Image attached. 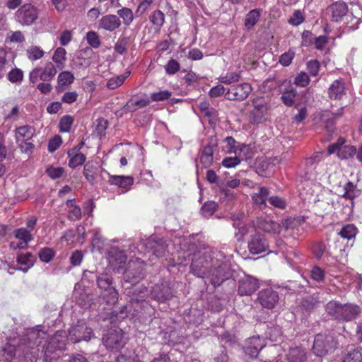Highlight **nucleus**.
Here are the masks:
<instances>
[{"label":"nucleus","mask_w":362,"mask_h":362,"mask_svg":"<svg viewBox=\"0 0 362 362\" xmlns=\"http://www.w3.org/2000/svg\"><path fill=\"white\" fill-rule=\"evenodd\" d=\"M46 337V332L39 327L28 329L27 333L8 342L0 353V362H11L18 354L25 358L29 354L35 356L37 346Z\"/></svg>","instance_id":"obj_1"},{"label":"nucleus","mask_w":362,"mask_h":362,"mask_svg":"<svg viewBox=\"0 0 362 362\" xmlns=\"http://www.w3.org/2000/svg\"><path fill=\"white\" fill-rule=\"evenodd\" d=\"M325 311L329 319L348 322L360 316L361 308L354 303H341L338 300H332L325 304Z\"/></svg>","instance_id":"obj_2"},{"label":"nucleus","mask_w":362,"mask_h":362,"mask_svg":"<svg viewBox=\"0 0 362 362\" xmlns=\"http://www.w3.org/2000/svg\"><path fill=\"white\" fill-rule=\"evenodd\" d=\"M338 344L337 334L333 331H325L315 336L313 351L316 356H322L333 352Z\"/></svg>","instance_id":"obj_3"},{"label":"nucleus","mask_w":362,"mask_h":362,"mask_svg":"<svg viewBox=\"0 0 362 362\" xmlns=\"http://www.w3.org/2000/svg\"><path fill=\"white\" fill-rule=\"evenodd\" d=\"M231 276L230 267L229 264L222 259L216 257L214 259V264L212 269L207 276L211 284L214 286H218L222 284L226 280L228 279Z\"/></svg>","instance_id":"obj_4"},{"label":"nucleus","mask_w":362,"mask_h":362,"mask_svg":"<svg viewBox=\"0 0 362 362\" xmlns=\"http://www.w3.org/2000/svg\"><path fill=\"white\" fill-rule=\"evenodd\" d=\"M356 230L357 229L354 225L348 224L344 226L338 233L340 239H337L334 243V254L339 261H342L343 259H345L347 256V249L349 247L344 243V241L345 240H350L355 238Z\"/></svg>","instance_id":"obj_5"},{"label":"nucleus","mask_w":362,"mask_h":362,"mask_svg":"<svg viewBox=\"0 0 362 362\" xmlns=\"http://www.w3.org/2000/svg\"><path fill=\"white\" fill-rule=\"evenodd\" d=\"M67 338L65 332L58 331L55 333L44 347L45 361H51L58 356L57 351L64 349Z\"/></svg>","instance_id":"obj_6"},{"label":"nucleus","mask_w":362,"mask_h":362,"mask_svg":"<svg viewBox=\"0 0 362 362\" xmlns=\"http://www.w3.org/2000/svg\"><path fill=\"white\" fill-rule=\"evenodd\" d=\"M216 257L203 255L194 259L190 266L191 272L200 278H207L214 264Z\"/></svg>","instance_id":"obj_7"},{"label":"nucleus","mask_w":362,"mask_h":362,"mask_svg":"<svg viewBox=\"0 0 362 362\" xmlns=\"http://www.w3.org/2000/svg\"><path fill=\"white\" fill-rule=\"evenodd\" d=\"M97 284L99 288L104 291L103 298L106 299L107 304H115L118 299V292L112 286V278L107 274H101L97 278Z\"/></svg>","instance_id":"obj_8"},{"label":"nucleus","mask_w":362,"mask_h":362,"mask_svg":"<svg viewBox=\"0 0 362 362\" xmlns=\"http://www.w3.org/2000/svg\"><path fill=\"white\" fill-rule=\"evenodd\" d=\"M346 142L345 138L339 137L336 142L328 146V155L337 153L338 158L341 160L353 158L356 153V148L352 145H346Z\"/></svg>","instance_id":"obj_9"},{"label":"nucleus","mask_w":362,"mask_h":362,"mask_svg":"<svg viewBox=\"0 0 362 362\" xmlns=\"http://www.w3.org/2000/svg\"><path fill=\"white\" fill-rule=\"evenodd\" d=\"M103 339L107 349L113 351L120 350L126 344L124 334L119 328L110 329Z\"/></svg>","instance_id":"obj_10"},{"label":"nucleus","mask_w":362,"mask_h":362,"mask_svg":"<svg viewBox=\"0 0 362 362\" xmlns=\"http://www.w3.org/2000/svg\"><path fill=\"white\" fill-rule=\"evenodd\" d=\"M38 17L37 8L31 4L21 6L15 13V19L22 25H32Z\"/></svg>","instance_id":"obj_11"},{"label":"nucleus","mask_w":362,"mask_h":362,"mask_svg":"<svg viewBox=\"0 0 362 362\" xmlns=\"http://www.w3.org/2000/svg\"><path fill=\"white\" fill-rule=\"evenodd\" d=\"M93 337L92 329L83 322H78L69 330L68 337L73 343H77L82 340L89 341Z\"/></svg>","instance_id":"obj_12"},{"label":"nucleus","mask_w":362,"mask_h":362,"mask_svg":"<svg viewBox=\"0 0 362 362\" xmlns=\"http://www.w3.org/2000/svg\"><path fill=\"white\" fill-rule=\"evenodd\" d=\"M218 139L216 136L208 139L206 145L204 147L200 155V163L204 168H209L214 162V154L217 150Z\"/></svg>","instance_id":"obj_13"},{"label":"nucleus","mask_w":362,"mask_h":362,"mask_svg":"<svg viewBox=\"0 0 362 362\" xmlns=\"http://www.w3.org/2000/svg\"><path fill=\"white\" fill-rule=\"evenodd\" d=\"M253 109L250 111V121L253 124H260L266 120L267 105L262 98L252 100Z\"/></svg>","instance_id":"obj_14"},{"label":"nucleus","mask_w":362,"mask_h":362,"mask_svg":"<svg viewBox=\"0 0 362 362\" xmlns=\"http://www.w3.org/2000/svg\"><path fill=\"white\" fill-rule=\"evenodd\" d=\"M251 86L247 83L232 86L225 94L226 99L242 101L246 99L252 91Z\"/></svg>","instance_id":"obj_15"},{"label":"nucleus","mask_w":362,"mask_h":362,"mask_svg":"<svg viewBox=\"0 0 362 362\" xmlns=\"http://www.w3.org/2000/svg\"><path fill=\"white\" fill-rule=\"evenodd\" d=\"M259 287V283L257 279L245 275L238 281V293L240 296H251Z\"/></svg>","instance_id":"obj_16"},{"label":"nucleus","mask_w":362,"mask_h":362,"mask_svg":"<svg viewBox=\"0 0 362 362\" xmlns=\"http://www.w3.org/2000/svg\"><path fill=\"white\" fill-rule=\"evenodd\" d=\"M269 243L263 235L255 232L248 241V250L251 254L257 255L267 251Z\"/></svg>","instance_id":"obj_17"},{"label":"nucleus","mask_w":362,"mask_h":362,"mask_svg":"<svg viewBox=\"0 0 362 362\" xmlns=\"http://www.w3.org/2000/svg\"><path fill=\"white\" fill-rule=\"evenodd\" d=\"M108 260L113 270L120 272L126 264L127 255L123 250L117 247H112L108 252Z\"/></svg>","instance_id":"obj_18"},{"label":"nucleus","mask_w":362,"mask_h":362,"mask_svg":"<svg viewBox=\"0 0 362 362\" xmlns=\"http://www.w3.org/2000/svg\"><path fill=\"white\" fill-rule=\"evenodd\" d=\"M279 300V293L272 288H267L259 292L258 300L265 308H273Z\"/></svg>","instance_id":"obj_19"},{"label":"nucleus","mask_w":362,"mask_h":362,"mask_svg":"<svg viewBox=\"0 0 362 362\" xmlns=\"http://www.w3.org/2000/svg\"><path fill=\"white\" fill-rule=\"evenodd\" d=\"M145 247L156 257L165 255L168 245L163 238L151 236L145 243Z\"/></svg>","instance_id":"obj_20"},{"label":"nucleus","mask_w":362,"mask_h":362,"mask_svg":"<svg viewBox=\"0 0 362 362\" xmlns=\"http://www.w3.org/2000/svg\"><path fill=\"white\" fill-rule=\"evenodd\" d=\"M334 189L336 194L349 199H353L360 194L354 182H344L343 185H337Z\"/></svg>","instance_id":"obj_21"},{"label":"nucleus","mask_w":362,"mask_h":362,"mask_svg":"<svg viewBox=\"0 0 362 362\" xmlns=\"http://www.w3.org/2000/svg\"><path fill=\"white\" fill-rule=\"evenodd\" d=\"M264 346V339L259 337H252L249 338L246 341L244 346V350L246 354L251 357L257 356L260 350Z\"/></svg>","instance_id":"obj_22"},{"label":"nucleus","mask_w":362,"mask_h":362,"mask_svg":"<svg viewBox=\"0 0 362 362\" xmlns=\"http://www.w3.org/2000/svg\"><path fill=\"white\" fill-rule=\"evenodd\" d=\"M328 11L331 13L332 21L338 22L348 15V6L344 1H337L329 6Z\"/></svg>","instance_id":"obj_23"},{"label":"nucleus","mask_w":362,"mask_h":362,"mask_svg":"<svg viewBox=\"0 0 362 362\" xmlns=\"http://www.w3.org/2000/svg\"><path fill=\"white\" fill-rule=\"evenodd\" d=\"M124 278L126 282L132 283L134 289H140V287L135 284L136 282L144 278V274L141 267H133L129 265V268L125 271Z\"/></svg>","instance_id":"obj_24"},{"label":"nucleus","mask_w":362,"mask_h":362,"mask_svg":"<svg viewBox=\"0 0 362 362\" xmlns=\"http://www.w3.org/2000/svg\"><path fill=\"white\" fill-rule=\"evenodd\" d=\"M223 149L227 153H233L238 156H242V152L247 150V145L238 143L232 136H227L223 140Z\"/></svg>","instance_id":"obj_25"},{"label":"nucleus","mask_w":362,"mask_h":362,"mask_svg":"<svg viewBox=\"0 0 362 362\" xmlns=\"http://www.w3.org/2000/svg\"><path fill=\"white\" fill-rule=\"evenodd\" d=\"M74 74L68 71L61 72L58 75L57 86L55 87L56 91L58 93L64 91L74 81Z\"/></svg>","instance_id":"obj_26"},{"label":"nucleus","mask_w":362,"mask_h":362,"mask_svg":"<svg viewBox=\"0 0 362 362\" xmlns=\"http://www.w3.org/2000/svg\"><path fill=\"white\" fill-rule=\"evenodd\" d=\"M100 28L105 30L114 31L121 25L119 18L116 15H106L100 20Z\"/></svg>","instance_id":"obj_27"},{"label":"nucleus","mask_w":362,"mask_h":362,"mask_svg":"<svg viewBox=\"0 0 362 362\" xmlns=\"http://www.w3.org/2000/svg\"><path fill=\"white\" fill-rule=\"evenodd\" d=\"M346 94L344 83L341 80L334 81L328 90L330 99L340 100Z\"/></svg>","instance_id":"obj_28"},{"label":"nucleus","mask_w":362,"mask_h":362,"mask_svg":"<svg viewBox=\"0 0 362 362\" xmlns=\"http://www.w3.org/2000/svg\"><path fill=\"white\" fill-rule=\"evenodd\" d=\"M149 103L150 100L148 98L135 99L134 98H132L123 106L122 110L125 113L133 112L139 108L146 107Z\"/></svg>","instance_id":"obj_29"},{"label":"nucleus","mask_w":362,"mask_h":362,"mask_svg":"<svg viewBox=\"0 0 362 362\" xmlns=\"http://www.w3.org/2000/svg\"><path fill=\"white\" fill-rule=\"evenodd\" d=\"M257 226L259 229L266 233L279 234L281 230V225L271 219H260L258 221Z\"/></svg>","instance_id":"obj_30"},{"label":"nucleus","mask_w":362,"mask_h":362,"mask_svg":"<svg viewBox=\"0 0 362 362\" xmlns=\"http://www.w3.org/2000/svg\"><path fill=\"white\" fill-rule=\"evenodd\" d=\"M35 130L33 127L25 125L16 129V139L17 142L29 141L34 135Z\"/></svg>","instance_id":"obj_31"},{"label":"nucleus","mask_w":362,"mask_h":362,"mask_svg":"<svg viewBox=\"0 0 362 362\" xmlns=\"http://www.w3.org/2000/svg\"><path fill=\"white\" fill-rule=\"evenodd\" d=\"M151 296L153 298L160 302H165L172 297L169 288L163 286H156L153 288Z\"/></svg>","instance_id":"obj_32"},{"label":"nucleus","mask_w":362,"mask_h":362,"mask_svg":"<svg viewBox=\"0 0 362 362\" xmlns=\"http://www.w3.org/2000/svg\"><path fill=\"white\" fill-rule=\"evenodd\" d=\"M14 235L17 239L23 240L22 243L18 244V247L24 249L27 247L28 243L33 240L30 232L24 228L16 229L14 231Z\"/></svg>","instance_id":"obj_33"},{"label":"nucleus","mask_w":362,"mask_h":362,"mask_svg":"<svg viewBox=\"0 0 362 362\" xmlns=\"http://www.w3.org/2000/svg\"><path fill=\"white\" fill-rule=\"evenodd\" d=\"M287 360L288 362H304L306 360V353L301 348H291L287 354Z\"/></svg>","instance_id":"obj_34"},{"label":"nucleus","mask_w":362,"mask_h":362,"mask_svg":"<svg viewBox=\"0 0 362 362\" xmlns=\"http://www.w3.org/2000/svg\"><path fill=\"white\" fill-rule=\"evenodd\" d=\"M68 155L69 157H70L69 165L72 168H75L78 165H82L86 160L85 155L76 152V148H74L73 149L69 151Z\"/></svg>","instance_id":"obj_35"},{"label":"nucleus","mask_w":362,"mask_h":362,"mask_svg":"<svg viewBox=\"0 0 362 362\" xmlns=\"http://www.w3.org/2000/svg\"><path fill=\"white\" fill-rule=\"evenodd\" d=\"M57 71L55 66L52 62H47L42 70L40 71V80L42 81H49L56 75Z\"/></svg>","instance_id":"obj_36"},{"label":"nucleus","mask_w":362,"mask_h":362,"mask_svg":"<svg viewBox=\"0 0 362 362\" xmlns=\"http://www.w3.org/2000/svg\"><path fill=\"white\" fill-rule=\"evenodd\" d=\"M296 95V90L290 86L288 88L285 89V90L282 93L281 99L285 105L291 107L294 104Z\"/></svg>","instance_id":"obj_37"},{"label":"nucleus","mask_w":362,"mask_h":362,"mask_svg":"<svg viewBox=\"0 0 362 362\" xmlns=\"http://www.w3.org/2000/svg\"><path fill=\"white\" fill-rule=\"evenodd\" d=\"M342 362H362V348L356 347L349 350Z\"/></svg>","instance_id":"obj_38"},{"label":"nucleus","mask_w":362,"mask_h":362,"mask_svg":"<svg viewBox=\"0 0 362 362\" xmlns=\"http://www.w3.org/2000/svg\"><path fill=\"white\" fill-rule=\"evenodd\" d=\"M270 160L263 162L262 167L258 168V173L262 177H269L273 173L272 168L276 165V162H279L277 158H274L272 161Z\"/></svg>","instance_id":"obj_39"},{"label":"nucleus","mask_w":362,"mask_h":362,"mask_svg":"<svg viewBox=\"0 0 362 362\" xmlns=\"http://www.w3.org/2000/svg\"><path fill=\"white\" fill-rule=\"evenodd\" d=\"M260 17V10L253 9L250 11L245 17V26L250 30L258 22Z\"/></svg>","instance_id":"obj_40"},{"label":"nucleus","mask_w":362,"mask_h":362,"mask_svg":"<svg viewBox=\"0 0 362 362\" xmlns=\"http://www.w3.org/2000/svg\"><path fill=\"white\" fill-rule=\"evenodd\" d=\"M269 195V190L265 187H261L257 193L252 194L253 202L260 207L266 206L267 197Z\"/></svg>","instance_id":"obj_41"},{"label":"nucleus","mask_w":362,"mask_h":362,"mask_svg":"<svg viewBox=\"0 0 362 362\" xmlns=\"http://www.w3.org/2000/svg\"><path fill=\"white\" fill-rule=\"evenodd\" d=\"M320 301L314 296H308L302 299L300 307L305 311L310 312L318 306Z\"/></svg>","instance_id":"obj_42"},{"label":"nucleus","mask_w":362,"mask_h":362,"mask_svg":"<svg viewBox=\"0 0 362 362\" xmlns=\"http://www.w3.org/2000/svg\"><path fill=\"white\" fill-rule=\"evenodd\" d=\"M31 253L27 252L25 254L21 253L17 257V262L18 264H21L22 266H25V267H21L18 269L19 270L22 271L23 272L25 273L28 271L30 266L32 265L30 257H31Z\"/></svg>","instance_id":"obj_43"},{"label":"nucleus","mask_w":362,"mask_h":362,"mask_svg":"<svg viewBox=\"0 0 362 362\" xmlns=\"http://www.w3.org/2000/svg\"><path fill=\"white\" fill-rule=\"evenodd\" d=\"M151 22L160 30L165 22V15L160 11L157 10L153 11L149 17Z\"/></svg>","instance_id":"obj_44"},{"label":"nucleus","mask_w":362,"mask_h":362,"mask_svg":"<svg viewBox=\"0 0 362 362\" xmlns=\"http://www.w3.org/2000/svg\"><path fill=\"white\" fill-rule=\"evenodd\" d=\"M98 169L90 163H86L84 166L83 174L85 177L88 180H93L98 179Z\"/></svg>","instance_id":"obj_45"},{"label":"nucleus","mask_w":362,"mask_h":362,"mask_svg":"<svg viewBox=\"0 0 362 362\" xmlns=\"http://www.w3.org/2000/svg\"><path fill=\"white\" fill-rule=\"evenodd\" d=\"M27 56L30 60H37L41 59L45 52L37 46H30L27 49Z\"/></svg>","instance_id":"obj_46"},{"label":"nucleus","mask_w":362,"mask_h":362,"mask_svg":"<svg viewBox=\"0 0 362 362\" xmlns=\"http://www.w3.org/2000/svg\"><path fill=\"white\" fill-rule=\"evenodd\" d=\"M217 209V204L214 202H207L202 207L201 214L203 216H211Z\"/></svg>","instance_id":"obj_47"},{"label":"nucleus","mask_w":362,"mask_h":362,"mask_svg":"<svg viewBox=\"0 0 362 362\" xmlns=\"http://www.w3.org/2000/svg\"><path fill=\"white\" fill-rule=\"evenodd\" d=\"M117 14L120 18L123 19L124 23L127 25H130L133 21V12L130 8H122V9L117 11Z\"/></svg>","instance_id":"obj_48"},{"label":"nucleus","mask_w":362,"mask_h":362,"mask_svg":"<svg viewBox=\"0 0 362 362\" xmlns=\"http://www.w3.org/2000/svg\"><path fill=\"white\" fill-rule=\"evenodd\" d=\"M108 127V121L103 117L98 118L95 122V131L101 137L105 134V130Z\"/></svg>","instance_id":"obj_49"},{"label":"nucleus","mask_w":362,"mask_h":362,"mask_svg":"<svg viewBox=\"0 0 362 362\" xmlns=\"http://www.w3.org/2000/svg\"><path fill=\"white\" fill-rule=\"evenodd\" d=\"M74 122V119L70 115H65L59 121L60 131L62 132H69Z\"/></svg>","instance_id":"obj_50"},{"label":"nucleus","mask_w":362,"mask_h":362,"mask_svg":"<svg viewBox=\"0 0 362 362\" xmlns=\"http://www.w3.org/2000/svg\"><path fill=\"white\" fill-rule=\"evenodd\" d=\"M7 77L13 83H19L23 79V72L20 69H13L8 72Z\"/></svg>","instance_id":"obj_51"},{"label":"nucleus","mask_w":362,"mask_h":362,"mask_svg":"<svg viewBox=\"0 0 362 362\" xmlns=\"http://www.w3.org/2000/svg\"><path fill=\"white\" fill-rule=\"evenodd\" d=\"M54 251L49 247H44L39 252V257L44 262H49L54 256Z\"/></svg>","instance_id":"obj_52"},{"label":"nucleus","mask_w":362,"mask_h":362,"mask_svg":"<svg viewBox=\"0 0 362 362\" xmlns=\"http://www.w3.org/2000/svg\"><path fill=\"white\" fill-rule=\"evenodd\" d=\"M88 43L93 48L96 49L100 46V41L98 35L94 31H89L86 34Z\"/></svg>","instance_id":"obj_53"},{"label":"nucleus","mask_w":362,"mask_h":362,"mask_svg":"<svg viewBox=\"0 0 362 362\" xmlns=\"http://www.w3.org/2000/svg\"><path fill=\"white\" fill-rule=\"evenodd\" d=\"M126 77L125 76L112 77L108 80L106 86L111 90L115 89L124 82Z\"/></svg>","instance_id":"obj_54"},{"label":"nucleus","mask_w":362,"mask_h":362,"mask_svg":"<svg viewBox=\"0 0 362 362\" xmlns=\"http://www.w3.org/2000/svg\"><path fill=\"white\" fill-rule=\"evenodd\" d=\"M128 42L129 38L127 37L119 39L115 45V51L119 54H124L127 50Z\"/></svg>","instance_id":"obj_55"},{"label":"nucleus","mask_w":362,"mask_h":362,"mask_svg":"<svg viewBox=\"0 0 362 362\" xmlns=\"http://www.w3.org/2000/svg\"><path fill=\"white\" fill-rule=\"evenodd\" d=\"M268 202L272 206L281 209H285L286 206L285 199L279 196H271L268 199Z\"/></svg>","instance_id":"obj_56"},{"label":"nucleus","mask_w":362,"mask_h":362,"mask_svg":"<svg viewBox=\"0 0 362 362\" xmlns=\"http://www.w3.org/2000/svg\"><path fill=\"white\" fill-rule=\"evenodd\" d=\"M66 52L65 49L58 47L53 54L52 59L55 63L62 64L66 59Z\"/></svg>","instance_id":"obj_57"},{"label":"nucleus","mask_w":362,"mask_h":362,"mask_svg":"<svg viewBox=\"0 0 362 362\" xmlns=\"http://www.w3.org/2000/svg\"><path fill=\"white\" fill-rule=\"evenodd\" d=\"M172 95V92L169 90H161L156 93H153L151 95V99L153 101H163L170 98Z\"/></svg>","instance_id":"obj_58"},{"label":"nucleus","mask_w":362,"mask_h":362,"mask_svg":"<svg viewBox=\"0 0 362 362\" xmlns=\"http://www.w3.org/2000/svg\"><path fill=\"white\" fill-rule=\"evenodd\" d=\"M46 173L51 179H57L62 176L64 173V168L62 167L54 168L51 166L46 170Z\"/></svg>","instance_id":"obj_59"},{"label":"nucleus","mask_w":362,"mask_h":362,"mask_svg":"<svg viewBox=\"0 0 362 362\" xmlns=\"http://www.w3.org/2000/svg\"><path fill=\"white\" fill-rule=\"evenodd\" d=\"M240 78V74H238L235 72H231V73L227 74L224 76L220 77L219 81L223 83L230 84L232 83L238 81Z\"/></svg>","instance_id":"obj_60"},{"label":"nucleus","mask_w":362,"mask_h":362,"mask_svg":"<svg viewBox=\"0 0 362 362\" xmlns=\"http://www.w3.org/2000/svg\"><path fill=\"white\" fill-rule=\"evenodd\" d=\"M180 64L177 61L174 59H171L168 61L165 66V69L167 74L172 75L175 74L180 69Z\"/></svg>","instance_id":"obj_61"},{"label":"nucleus","mask_w":362,"mask_h":362,"mask_svg":"<svg viewBox=\"0 0 362 362\" xmlns=\"http://www.w3.org/2000/svg\"><path fill=\"white\" fill-rule=\"evenodd\" d=\"M295 84L300 87H305L310 83L309 76L305 72H300L294 81Z\"/></svg>","instance_id":"obj_62"},{"label":"nucleus","mask_w":362,"mask_h":362,"mask_svg":"<svg viewBox=\"0 0 362 362\" xmlns=\"http://www.w3.org/2000/svg\"><path fill=\"white\" fill-rule=\"evenodd\" d=\"M205 117H207L210 124H215L218 119V112L213 107H209L202 113Z\"/></svg>","instance_id":"obj_63"},{"label":"nucleus","mask_w":362,"mask_h":362,"mask_svg":"<svg viewBox=\"0 0 362 362\" xmlns=\"http://www.w3.org/2000/svg\"><path fill=\"white\" fill-rule=\"evenodd\" d=\"M240 156H238V155H235L234 157L225 158L222 161V164L224 167L228 168H234L240 164Z\"/></svg>","instance_id":"obj_64"}]
</instances>
